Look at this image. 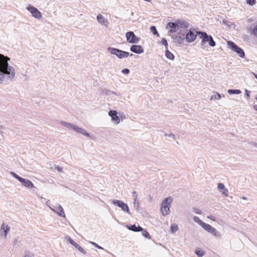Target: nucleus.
Listing matches in <instances>:
<instances>
[{
    "label": "nucleus",
    "mask_w": 257,
    "mask_h": 257,
    "mask_svg": "<svg viewBox=\"0 0 257 257\" xmlns=\"http://www.w3.org/2000/svg\"><path fill=\"white\" fill-rule=\"evenodd\" d=\"M10 58L0 54V82L4 79V74H7L9 77L13 78L15 75L14 69L8 66V61Z\"/></svg>",
    "instance_id": "1"
},
{
    "label": "nucleus",
    "mask_w": 257,
    "mask_h": 257,
    "mask_svg": "<svg viewBox=\"0 0 257 257\" xmlns=\"http://www.w3.org/2000/svg\"><path fill=\"white\" fill-rule=\"evenodd\" d=\"M201 39V45H204L206 43H208L211 47H214L216 45L215 41L210 35H208L206 32H199L197 33Z\"/></svg>",
    "instance_id": "2"
},
{
    "label": "nucleus",
    "mask_w": 257,
    "mask_h": 257,
    "mask_svg": "<svg viewBox=\"0 0 257 257\" xmlns=\"http://www.w3.org/2000/svg\"><path fill=\"white\" fill-rule=\"evenodd\" d=\"M172 200H173L171 197H168L163 201L161 211L164 216L169 214L170 212V204L172 203Z\"/></svg>",
    "instance_id": "3"
},
{
    "label": "nucleus",
    "mask_w": 257,
    "mask_h": 257,
    "mask_svg": "<svg viewBox=\"0 0 257 257\" xmlns=\"http://www.w3.org/2000/svg\"><path fill=\"white\" fill-rule=\"evenodd\" d=\"M108 50L111 54L116 55L119 58H126L129 56L128 52L123 51L116 48H108Z\"/></svg>",
    "instance_id": "4"
},
{
    "label": "nucleus",
    "mask_w": 257,
    "mask_h": 257,
    "mask_svg": "<svg viewBox=\"0 0 257 257\" xmlns=\"http://www.w3.org/2000/svg\"><path fill=\"white\" fill-rule=\"evenodd\" d=\"M227 45L233 51L235 52L239 57L242 58L244 56V53L243 50L241 48L238 47L233 42L231 41H228L227 42Z\"/></svg>",
    "instance_id": "5"
},
{
    "label": "nucleus",
    "mask_w": 257,
    "mask_h": 257,
    "mask_svg": "<svg viewBox=\"0 0 257 257\" xmlns=\"http://www.w3.org/2000/svg\"><path fill=\"white\" fill-rule=\"evenodd\" d=\"M126 38L127 41L130 43H137L139 41V39L133 32H127L126 33Z\"/></svg>",
    "instance_id": "6"
},
{
    "label": "nucleus",
    "mask_w": 257,
    "mask_h": 257,
    "mask_svg": "<svg viewBox=\"0 0 257 257\" xmlns=\"http://www.w3.org/2000/svg\"><path fill=\"white\" fill-rule=\"evenodd\" d=\"M202 227L204 230H205L208 232H210L214 236H218L219 235V234L218 232L216 230V229L208 224H206L205 223L204 224H203V225L202 226Z\"/></svg>",
    "instance_id": "7"
},
{
    "label": "nucleus",
    "mask_w": 257,
    "mask_h": 257,
    "mask_svg": "<svg viewBox=\"0 0 257 257\" xmlns=\"http://www.w3.org/2000/svg\"><path fill=\"white\" fill-rule=\"evenodd\" d=\"M27 9L31 13L33 17L38 19L41 18L42 14L36 8L33 6H29Z\"/></svg>",
    "instance_id": "8"
},
{
    "label": "nucleus",
    "mask_w": 257,
    "mask_h": 257,
    "mask_svg": "<svg viewBox=\"0 0 257 257\" xmlns=\"http://www.w3.org/2000/svg\"><path fill=\"white\" fill-rule=\"evenodd\" d=\"M198 32H195L190 30L186 35V39L188 42H192L194 41L197 37Z\"/></svg>",
    "instance_id": "9"
},
{
    "label": "nucleus",
    "mask_w": 257,
    "mask_h": 257,
    "mask_svg": "<svg viewBox=\"0 0 257 257\" xmlns=\"http://www.w3.org/2000/svg\"><path fill=\"white\" fill-rule=\"evenodd\" d=\"M113 203L120 207L123 211L128 212L129 209L127 205L123 202L117 200H114L113 201Z\"/></svg>",
    "instance_id": "10"
},
{
    "label": "nucleus",
    "mask_w": 257,
    "mask_h": 257,
    "mask_svg": "<svg viewBox=\"0 0 257 257\" xmlns=\"http://www.w3.org/2000/svg\"><path fill=\"white\" fill-rule=\"evenodd\" d=\"M109 115L111 117L112 120H113L115 123L118 124L120 122L119 118L117 115V112L115 110H110L108 112Z\"/></svg>",
    "instance_id": "11"
},
{
    "label": "nucleus",
    "mask_w": 257,
    "mask_h": 257,
    "mask_svg": "<svg viewBox=\"0 0 257 257\" xmlns=\"http://www.w3.org/2000/svg\"><path fill=\"white\" fill-rule=\"evenodd\" d=\"M130 50L133 52L137 54H141L144 52V49L140 45H132L131 47Z\"/></svg>",
    "instance_id": "12"
},
{
    "label": "nucleus",
    "mask_w": 257,
    "mask_h": 257,
    "mask_svg": "<svg viewBox=\"0 0 257 257\" xmlns=\"http://www.w3.org/2000/svg\"><path fill=\"white\" fill-rule=\"evenodd\" d=\"M219 191L221 192L222 194L225 196H227L228 195V191L227 189L225 188V186L222 183H219L217 186Z\"/></svg>",
    "instance_id": "13"
},
{
    "label": "nucleus",
    "mask_w": 257,
    "mask_h": 257,
    "mask_svg": "<svg viewBox=\"0 0 257 257\" xmlns=\"http://www.w3.org/2000/svg\"><path fill=\"white\" fill-rule=\"evenodd\" d=\"M185 38V34L178 33L175 36V40L176 43L181 44L183 43Z\"/></svg>",
    "instance_id": "14"
},
{
    "label": "nucleus",
    "mask_w": 257,
    "mask_h": 257,
    "mask_svg": "<svg viewBox=\"0 0 257 257\" xmlns=\"http://www.w3.org/2000/svg\"><path fill=\"white\" fill-rule=\"evenodd\" d=\"M177 27L185 29L187 28L189 26V23L184 20H178L176 21Z\"/></svg>",
    "instance_id": "15"
},
{
    "label": "nucleus",
    "mask_w": 257,
    "mask_h": 257,
    "mask_svg": "<svg viewBox=\"0 0 257 257\" xmlns=\"http://www.w3.org/2000/svg\"><path fill=\"white\" fill-rule=\"evenodd\" d=\"M52 210L54 212H56L57 214H58L59 216L64 217H65L64 211L61 206L58 205L57 207H56L55 209H52Z\"/></svg>",
    "instance_id": "16"
},
{
    "label": "nucleus",
    "mask_w": 257,
    "mask_h": 257,
    "mask_svg": "<svg viewBox=\"0 0 257 257\" xmlns=\"http://www.w3.org/2000/svg\"><path fill=\"white\" fill-rule=\"evenodd\" d=\"M20 182L23 183V184L26 187L28 188H33L34 187V185L33 183L29 180L26 179L24 178H22V179L21 180Z\"/></svg>",
    "instance_id": "17"
},
{
    "label": "nucleus",
    "mask_w": 257,
    "mask_h": 257,
    "mask_svg": "<svg viewBox=\"0 0 257 257\" xmlns=\"http://www.w3.org/2000/svg\"><path fill=\"white\" fill-rule=\"evenodd\" d=\"M69 242L72 245L75 246L81 252H82L83 254L86 253V251H85V250L81 246H80L76 242L73 241L72 239L70 238L69 239Z\"/></svg>",
    "instance_id": "18"
},
{
    "label": "nucleus",
    "mask_w": 257,
    "mask_h": 257,
    "mask_svg": "<svg viewBox=\"0 0 257 257\" xmlns=\"http://www.w3.org/2000/svg\"><path fill=\"white\" fill-rule=\"evenodd\" d=\"M10 228L9 226L5 223H3L1 229V234L4 232V237L6 238L8 232L10 231Z\"/></svg>",
    "instance_id": "19"
},
{
    "label": "nucleus",
    "mask_w": 257,
    "mask_h": 257,
    "mask_svg": "<svg viewBox=\"0 0 257 257\" xmlns=\"http://www.w3.org/2000/svg\"><path fill=\"white\" fill-rule=\"evenodd\" d=\"M127 227L130 230L135 232H139L143 230V228L142 227L139 225L136 226L135 224L131 225L130 226H127Z\"/></svg>",
    "instance_id": "20"
},
{
    "label": "nucleus",
    "mask_w": 257,
    "mask_h": 257,
    "mask_svg": "<svg viewBox=\"0 0 257 257\" xmlns=\"http://www.w3.org/2000/svg\"><path fill=\"white\" fill-rule=\"evenodd\" d=\"M248 32L251 35L257 38V25L255 26L250 27L247 28Z\"/></svg>",
    "instance_id": "21"
},
{
    "label": "nucleus",
    "mask_w": 257,
    "mask_h": 257,
    "mask_svg": "<svg viewBox=\"0 0 257 257\" xmlns=\"http://www.w3.org/2000/svg\"><path fill=\"white\" fill-rule=\"evenodd\" d=\"M97 20L99 23L102 25L107 26L108 22L101 14H98L97 16Z\"/></svg>",
    "instance_id": "22"
},
{
    "label": "nucleus",
    "mask_w": 257,
    "mask_h": 257,
    "mask_svg": "<svg viewBox=\"0 0 257 257\" xmlns=\"http://www.w3.org/2000/svg\"><path fill=\"white\" fill-rule=\"evenodd\" d=\"M167 26L170 28V31L171 32H176L177 31V23L170 22L169 23Z\"/></svg>",
    "instance_id": "23"
},
{
    "label": "nucleus",
    "mask_w": 257,
    "mask_h": 257,
    "mask_svg": "<svg viewBox=\"0 0 257 257\" xmlns=\"http://www.w3.org/2000/svg\"><path fill=\"white\" fill-rule=\"evenodd\" d=\"M73 129L75 130L77 132L84 135L85 136H88L89 134L86 132V131L80 127L77 126H73Z\"/></svg>",
    "instance_id": "24"
},
{
    "label": "nucleus",
    "mask_w": 257,
    "mask_h": 257,
    "mask_svg": "<svg viewBox=\"0 0 257 257\" xmlns=\"http://www.w3.org/2000/svg\"><path fill=\"white\" fill-rule=\"evenodd\" d=\"M165 55L167 58L170 60H173L174 59V56L173 54L168 50L166 51Z\"/></svg>",
    "instance_id": "25"
},
{
    "label": "nucleus",
    "mask_w": 257,
    "mask_h": 257,
    "mask_svg": "<svg viewBox=\"0 0 257 257\" xmlns=\"http://www.w3.org/2000/svg\"><path fill=\"white\" fill-rule=\"evenodd\" d=\"M194 220L197 222V223H198L199 225H200L202 227V226L203 225V224H204L205 223L204 222H203L197 216H194Z\"/></svg>",
    "instance_id": "26"
},
{
    "label": "nucleus",
    "mask_w": 257,
    "mask_h": 257,
    "mask_svg": "<svg viewBox=\"0 0 257 257\" xmlns=\"http://www.w3.org/2000/svg\"><path fill=\"white\" fill-rule=\"evenodd\" d=\"M229 94H239L241 93L240 90L238 89H229L228 90Z\"/></svg>",
    "instance_id": "27"
},
{
    "label": "nucleus",
    "mask_w": 257,
    "mask_h": 257,
    "mask_svg": "<svg viewBox=\"0 0 257 257\" xmlns=\"http://www.w3.org/2000/svg\"><path fill=\"white\" fill-rule=\"evenodd\" d=\"M170 229L172 232H175L177 231L178 229L177 225L175 224H172L171 225Z\"/></svg>",
    "instance_id": "28"
},
{
    "label": "nucleus",
    "mask_w": 257,
    "mask_h": 257,
    "mask_svg": "<svg viewBox=\"0 0 257 257\" xmlns=\"http://www.w3.org/2000/svg\"><path fill=\"white\" fill-rule=\"evenodd\" d=\"M142 231H143L142 234L143 236H144L145 237L149 238V239L151 238V235H150L149 233L147 230L143 229V230H142Z\"/></svg>",
    "instance_id": "29"
},
{
    "label": "nucleus",
    "mask_w": 257,
    "mask_h": 257,
    "mask_svg": "<svg viewBox=\"0 0 257 257\" xmlns=\"http://www.w3.org/2000/svg\"><path fill=\"white\" fill-rule=\"evenodd\" d=\"M195 252L199 257L202 256L204 254V252L202 250H200L199 249H196Z\"/></svg>",
    "instance_id": "30"
},
{
    "label": "nucleus",
    "mask_w": 257,
    "mask_h": 257,
    "mask_svg": "<svg viewBox=\"0 0 257 257\" xmlns=\"http://www.w3.org/2000/svg\"><path fill=\"white\" fill-rule=\"evenodd\" d=\"M151 32L154 34V35H157L158 34V36H159V34H158L157 31L156 30V28L155 26H152L150 28Z\"/></svg>",
    "instance_id": "31"
},
{
    "label": "nucleus",
    "mask_w": 257,
    "mask_h": 257,
    "mask_svg": "<svg viewBox=\"0 0 257 257\" xmlns=\"http://www.w3.org/2000/svg\"><path fill=\"white\" fill-rule=\"evenodd\" d=\"M11 174L17 179H18L20 182L21 181V180L23 178L20 177L19 176H18L17 174H16L14 172H12L11 173Z\"/></svg>",
    "instance_id": "32"
},
{
    "label": "nucleus",
    "mask_w": 257,
    "mask_h": 257,
    "mask_svg": "<svg viewBox=\"0 0 257 257\" xmlns=\"http://www.w3.org/2000/svg\"><path fill=\"white\" fill-rule=\"evenodd\" d=\"M246 2L247 4L250 6H253L255 4V0H246Z\"/></svg>",
    "instance_id": "33"
},
{
    "label": "nucleus",
    "mask_w": 257,
    "mask_h": 257,
    "mask_svg": "<svg viewBox=\"0 0 257 257\" xmlns=\"http://www.w3.org/2000/svg\"><path fill=\"white\" fill-rule=\"evenodd\" d=\"M65 126L69 127V128H73V126H74V125H73L72 124H70V123H67V122H63V123Z\"/></svg>",
    "instance_id": "34"
},
{
    "label": "nucleus",
    "mask_w": 257,
    "mask_h": 257,
    "mask_svg": "<svg viewBox=\"0 0 257 257\" xmlns=\"http://www.w3.org/2000/svg\"><path fill=\"white\" fill-rule=\"evenodd\" d=\"M162 43L163 45L166 46V47L168 45V43H167V41L166 39H163L162 40Z\"/></svg>",
    "instance_id": "35"
},
{
    "label": "nucleus",
    "mask_w": 257,
    "mask_h": 257,
    "mask_svg": "<svg viewBox=\"0 0 257 257\" xmlns=\"http://www.w3.org/2000/svg\"><path fill=\"white\" fill-rule=\"evenodd\" d=\"M122 72L124 74H128L130 72V70L128 69H124L122 70Z\"/></svg>",
    "instance_id": "36"
},
{
    "label": "nucleus",
    "mask_w": 257,
    "mask_h": 257,
    "mask_svg": "<svg viewBox=\"0 0 257 257\" xmlns=\"http://www.w3.org/2000/svg\"><path fill=\"white\" fill-rule=\"evenodd\" d=\"M207 218L210 219L211 220H213V221H215L216 220V218L215 217L212 216V215H210V216H207Z\"/></svg>",
    "instance_id": "37"
},
{
    "label": "nucleus",
    "mask_w": 257,
    "mask_h": 257,
    "mask_svg": "<svg viewBox=\"0 0 257 257\" xmlns=\"http://www.w3.org/2000/svg\"><path fill=\"white\" fill-rule=\"evenodd\" d=\"M195 212L197 214H201V211L199 209H195Z\"/></svg>",
    "instance_id": "38"
},
{
    "label": "nucleus",
    "mask_w": 257,
    "mask_h": 257,
    "mask_svg": "<svg viewBox=\"0 0 257 257\" xmlns=\"http://www.w3.org/2000/svg\"><path fill=\"white\" fill-rule=\"evenodd\" d=\"M245 92H246V95L247 98H249V92L248 91H247V90H246Z\"/></svg>",
    "instance_id": "39"
},
{
    "label": "nucleus",
    "mask_w": 257,
    "mask_h": 257,
    "mask_svg": "<svg viewBox=\"0 0 257 257\" xmlns=\"http://www.w3.org/2000/svg\"><path fill=\"white\" fill-rule=\"evenodd\" d=\"M93 244H94V245L96 247H97V248H102V247H101V246H99V245H98V244H97L96 243H94V242H93Z\"/></svg>",
    "instance_id": "40"
},
{
    "label": "nucleus",
    "mask_w": 257,
    "mask_h": 257,
    "mask_svg": "<svg viewBox=\"0 0 257 257\" xmlns=\"http://www.w3.org/2000/svg\"><path fill=\"white\" fill-rule=\"evenodd\" d=\"M253 108L255 110H257V105H254Z\"/></svg>",
    "instance_id": "41"
},
{
    "label": "nucleus",
    "mask_w": 257,
    "mask_h": 257,
    "mask_svg": "<svg viewBox=\"0 0 257 257\" xmlns=\"http://www.w3.org/2000/svg\"><path fill=\"white\" fill-rule=\"evenodd\" d=\"M217 96H218V99H220L221 96H220V94L217 93Z\"/></svg>",
    "instance_id": "42"
},
{
    "label": "nucleus",
    "mask_w": 257,
    "mask_h": 257,
    "mask_svg": "<svg viewBox=\"0 0 257 257\" xmlns=\"http://www.w3.org/2000/svg\"><path fill=\"white\" fill-rule=\"evenodd\" d=\"M254 76L255 77V78L257 79V74H254Z\"/></svg>",
    "instance_id": "43"
},
{
    "label": "nucleus",
    "mask_w": 257,
    "mask_h": 257,
    "mask_svg": "<svg viewBox=\"0 0 257 257\" xmlns=\"http://www.w3.org/2000/svg\"><path fill=\"white\" fill-rule=\"evenodd\" d=\"M24 257H29V254H26Z\"/></svg>",
    "instance_id": "44"
},
{
    "label": "nucleus",
    "mask_w": 257,
    "mask_h": 257,
    "mask_svg": "<svg viewBox=\"0 0 257 257\" xmlns=\"http://www.w3.org/2000/svg\"><path fill=\"white\" fill-rule=\"evenodd\" d=\"M133 194H134V195H136V191H134V192H133Z\"/></svg>",
    "instance_id": "45"
}]
</instances>
